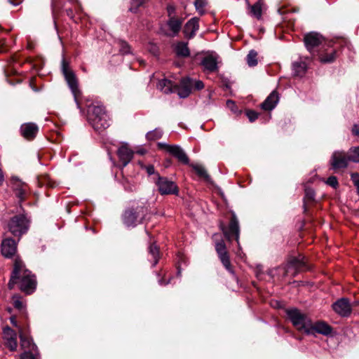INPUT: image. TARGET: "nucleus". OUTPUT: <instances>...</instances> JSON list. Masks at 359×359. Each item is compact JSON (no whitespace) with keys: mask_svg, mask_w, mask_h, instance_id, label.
<instances>
[{"mask_svg":"<svg viewBox=\"0 0 359 359\" xmlns=\"http://www.w3.org/2000/svg\"><path fill=\"white\" fill-rule=\"evenodd\" d=\"M125 189L128 191H133L136 189V187L135 185L133 186H127L126 184H124Z\"/></svg>","mask_w":359,"mask_h":359,"instance_id":"obj_53","label":"nucleus"},{"mask_svg":"<svg viewBox=\"0 0 359 359\" xmlns=\"http://www.w3.org/2000/svg\"><path fill=\"white\" fill-rule=\"evenodd\" d=\"M226 106L233 114L236 115L241 114V110L237 107L235 102L233 100H227Z\"/></svg>","mask_w":359,"mask_h":359,"instance_id":"obj_41","label":"nucleus"},{"mask_svg":"<svg viewBox=\"0 0 359 359\" xmlns=\"http://www.w3.org/2000/svg\"><path fill=\"white\" fill-rule=\"evenodd\" d=\"M29 226V220L24 215L13 217L8 223L9 231L15 236H21L25 233Z\"/></svg>","mask_w":359,"mask_h":359,"instance_id":"obj_5","label":"nucleus"},{"mask_svg":"<svg viewBox=\"0 0 359 359\" xmlns=\"http://www.w3.org/2000/svg\"><path fill=\"white\" fill-rule=\"evenodd\" d=\"M352 133L355 136H359V125L355 124L352 128Z\"/></svg>","mask_w":359,"mask_h":359,"instance_id":"obj_49","label":"nucleus"},{"mask_svg":"<svg viewBox=\"0 0 359 359\" xmlns=\"http://www.w3.org/2000/svg\"><path fill=\"white\" fill-rule=\"evenodd\" d=\"M22 1L23 0H8V1L14 6L20 5Z\"/></svg>","mask_w":359,"mask_h":359,"instance_id":"obj_52","label":"nucleus"},{"mask_svg":"<svg viewBox=\"0 0 359 359\" xmlns=\"http://www.w3.org/2000/svg\"><path fill=\"white\" fill-rule=\"evenodd\" d=\"M246 116L250 122L255 121L258 118V114L256 111L252 110L247 111Z\"/></svg>","mask_w":359,"mask_h":359,"instance_id":"obj_45","label":"nucleus"},{"mask_svg":"<svg viewBox=\"0 0 359 359\" xmlns=\"http://www.w3.org/2000/svg\"><path fill=\"white\" fill-rule=\"evenodd\" d=\"M17 283L19 284L20 289L27 294L32 293L36 289L35 276L25 269L24 263L18 257L15 259L13 270L8 284V288L13 289Z\"/></svg>","mask_w":359,"mask_h":359,"instance_id":"obj_1","label":"nucleus"},{"mask_svg":"<svg viewBox=\"0 0 359 359\" xmlns=\"http://www.w3.org/2000/svg\"><path fill=\"white\" fill-rule=\"evenodd\" d=\"M62 72L65 78V80L69 88L71 89L72 94L74 95L76 102L77 103V104H79L78 97L81 95V91L78 86V81L75 74L69 68V63L64 58L62 61Z\"/></svg>","mask_w":359,"mask_h":359,"instance_id":"obj_6","label":"nucleus"},{"mask_svg":"<svg viewBox=\"0 0 359 359\" xmlns=\"http://www.w3.org/2000/svg\"><path fill=\"white\" fill-rule=\"evenodd\" d=\"M169 154L175 157L180 162L183 164L188 165L189 159L184 151L177 145L169 147Z\"/></svg>","mask_w":359,"mask_h":359,"instance_id":"obj_22","label":"nucleus"},{"mask_svg":"<svg viewBox=\"0 0 359 359\" xmlns=\"http://www.w3.org/2000/svg\"><path fill=\"white\" fill-rule=\"evenodd\" d=\"M4 182V172L1 170V168H0V187L3 184Z\"/></svg>","mask_w":359,"mask_h":359,"instance_id":"obj_54","label":"nucleus"},{"mask_svg":"<svg viewBox=\"0 0 359 359\" xmlns=\"http://www.w3.org/2000/svg\"><path fill=\"white\" fill-rule=\"evenodd\" d=\"M199 18L194 17L191 18L184 25L183 33L187 39H192L195 36L199 29Z\"/></svg>","mask_w":359,"mask_h":359,"instance_id":"obj_18","label":"nucleus"},{"mask_svg":"<svg viewBox=\"0 0 359 359\" xmlns=\"http://www.w3.org/2000/svg\"><path fill=\"white\" fill-rule=\"evenodd\" d=\"M246 1L248 4V8L249 10V15L257 20H260L262 15V3L260 1H258L253 5H250L248 0H246Z\"/></svg>","mask_w":359,"mask_h":359,"instance_id":"obj_26","label":"nucleus"},{"mask_svg":"<svg viewBox=\"0 0 359 359\" xmlns=\"http://www.w3.org/2000/svg\"><path fill=\"white\" fill-rule=\"evenodd\" d=\"M287 316L292 325L300 331L307 334V330L311 328V320L309 317L302 313L297 309H290L286 311Z\"/></svg>","mask_w":359,"mask_h":359,"instance_id":"obj_4","label":"nucleus"},{"mask_svg":"<svg viewBox=\"0 0 359 359\" xmlns=\"http://www.w3.org/2000/svg\"><path fill=\"white\" fill-rule=\"evenodd\" d=\"M66 13L67 16H69L72 20H73L75 22H76V20L74 19V15L72 9L69 8L66 10Z\"/></svg>","mask_w":359,"mask_h":359,"instance_id":"obj_51","label":"nucleus"},{"mask_svg":"<svg viewBox=\"0 0 359 359\" xmlns=\"http://www.w3.org/2000/svg\"><path fill=\"white\" fill-rule=\"evenodd\" d=\"M175 51L177 56L187 57L190 55V50L188 48V43L180 41L175 46Z\"/></svg>","mask_w":359,"mask_h":359,"instance_id":"obj_27","label":"nucleus"},{"mask_svg":"<svg viewBox=\"0 0 359 359\" xmlns=\"http://www.w3.org/2000/svg\"><path fill=\"white\" fill-rule=\"evenodd\" d=\"M333 310L341 317H348L352 312V306L347 298H341L332 304Z\"/></svg>","mask_w":359,"mask_h":359,"instance_id":"obj_11","label":"nucleus"},{"mask_svg":"<svg viewBox=\"0 0 359 359\" xmlns=\"http://www.w3.org/2000/svg\"><path fill=\"white\" fill-rule=\"evenodd\" d=\"M145 3V0H132L131 6L129 8L132 13H137L138 8Z\"/></svg>","mask_w":359,"mask_h":359,"instance_id":"obj_38","label":"nucleus"},{"mask_svg":"<svg viewBox=\"0 0 359 359\" xmlns=\"http://www.w3.org/2000/svg\"><path fill=\"white\" fill-rule=\"evenodd\" d=\"M163 132L161 128H155L154 130L149 131L147 133L146 137L148 140L154 141L161 138Z\"/></svg>","mask_w":359,"mask_h":359,"instance_id":"obj_33","label":"nucleus"},{"mask_svg":"<svg viewBox=\"0 0 359 359\" xmlns=\"http://www.w3.org/2000/svg\"><path fill=\"white\" fill-rule=\"evenodd\" d=\"M348 160L354 163H359V146L351 147L348 151Z\"/></svg>","mask_w":359,"mask_h":359,"instance_id":"obj_35","label":"nucleus"},{"mask_svg":"<svg viewBox=\"0 0 359 359\" xmlns=\"http://www.w3.org/2000/svg\"><path fill=\"white\" fill-rule=\"evenodd\" d=\"M355 305H359V300H358V301H356V302H355Z\"/></svg>","mask_w":359,"mask_h":359,"instance_id":"obj_58","label":"nucleus"},{"mask_svg":"<svg viewBox=\"0 0 359 359\" xmlns=\"http://www.w3.org/2000/svg\"><path fill=\"white\" fill-rule=\"evenodd\" d=\"M158 146L161 149H164L169 153V147H173V145L167 144L165 143L159 142L158 143Z\"/></svg>","mask_w":359,"mask_h":359,"instance_id":"obj_48","label":"nucleus"},{"mask_svg":"<svg viewBox=\"0 0 359 359\" xmlns=\"http://www.w3.org/2000/svg\"><path fill=\"white\" fill-rule=\"evenodd\" d=\"M191 166L199 177H203L207 181L210 180L209 175L207 173L206 170L203 165L199 164H191Z\"/></svg>","mask_w":359,"mask_h":359,"instance_id":"obj_32","label":"nucleus"},{"mask_svg":"<svg viewBox=\"0 0 359 359\" xmlns=\"http://www.w3.org/2000/svg\"><path fill=\"white\" fill-rule=\"evenodd\" d=\"M156 184L161 195H177L179 193L177 184L174 182L169 180L167 177L158 176Z\"/></svg>","mask_w":359,"mask_h":359,"instance_id":"obj_9","label":"nucleus"},{"mask_svg":"<svg viewBox=\"0 0 359 359\" xmlns=\"http://www.w3.org/2000/svg\"><path fill=\"white\" fill-rule=\"evenodd\" d=\"M257 53L255 50H251L247 55L246 61L250 67H254L257 65Z\"/></svg>","mask_w":359,"mask_h":359,"instance_id":"obj_37","label":"nucleus"},{"mask_svg":"<svg viewBox=\"0 0 359 359\" xmlns=\"http://www.w3.org/2000/svg\"><path fill=\"white\" fill-rule=\"evenodd\" d=\"M146 170L149 175H151L155 172L154 167L151 165L146 167Z\"/></svg>","mask_w":359,"mask_h":359,"instance_id":"obj_50","label":"nucleus"},{"mask_svg":"<svg viewBox=\"0 0 359 359\" xmlns=\"http://www.w3.org/2000/svg\"><path fill=\"white\" fill-rule=\"evenodd\" d=\"M316 56L322 63H330L336 58V50L331 47L330 43H327V46L321 49Z\"/></svg>","mask_w":359,"mask_h":359,"instance_id":"obj_14","label":"nucleus"},{"mask_svg":"<svg viewBox=\"0 0 359 359\" xmlns=\"http://www.w3.org/2000/svg\"><path fill=\"white\" fill-rule=\"evenodd\" d=\"M13 306L18 310H21L24 307L23 303L20 298H15L13 299Z\"/></svg>","mask_w":359,"mask_h":359,"instance_id":"obj_46","label":"nucleus"},{"mask_svg":"<svg viewBox=\"0 0 359 359\" xmlns=\"http://www.w3.org/2000/svg\"><path fill=\"white\" fill-rule=\"evenodd\" d=\"M217 236H218V234H214L212 238L216 240Z\"/></svg>","mask_w":359,"mask_h":359,"instance_id":"obj_57","label":"nucleus"},{"mask_svg":"<svg viewBox=\"0 0 359 359\" xmlns=\"http://www.w3.org/2000/svg\"><path fill=\"white\" fill-rule=\"evenodd\" d=\"M192 90L191 79L189 77L182 79L177 89V94L180 97H187L191 93Z\"/></svg>","mask_w":359,"mask_h":359,"instance_id":"obj_21","label":"nucleus"},{"mask_svg":"<svg viewBox=\"0 0 359 359\" xmlns=\"http://www.w3.org/2000/svg\"><path fill=\"white\" fill-rule=\"evenodd\" d=\"M207 2L206 0H195L194 1V6L196 9V11L201 14L203 15L205 11L203 10L204 7L205 6Z\"/></svg>","mask_w":359,"mask_h":359,"instance_id":"obj_39","label":"nucleus"},{"mask_svg":"<svg viewBox=\"0 0 359 359\" xmlns=\"http://www.w3.org/2000/svg\"><path fill=\"white\" fill-rule=\"evenodd\" d=\"M158 283H159V284H160V285H167V284L169 283V281H168V282H166V283H164V281L163 280V279H160V280H158Z\"/></svg>","mask_w":359,"mask_h":359,"instance_id":"obj_56","label":"nucleus"},{"mask_svg":"<svg viewBox=\"0 0 359 359\" xmlns=\"http://www.w3.org/2000/svg\"><path fill=\"white\" fill-rule=\"evenodd\" d=\"M39 131V127L34 123H24L20 127L22 135L27 140L34 139Z\"/></svg>","mask_w":359,"mask_h":359,"instance_id":"obj_20","label":"nucleus"},{"mask_svg":"<svg viewBox=\"0 0 359 359\" xmlns=\"http://www.w3.org/2000/svg\"><path fill=\"white\" fill-rule=\"evenodd\" d=\"M157 88L164 93H170L172 91V83L170 80L164 79L158 81Z\"/></svg>","mask_w":359,"mask_h":359,"instance_id":"obj_31","label":"nucleus"},{"mask_svg":"<svg viewBox=\"0 0 359 359\" xmlns=\"http://www.w3.org/2000/svg\"><path fill=\"white\" fill-rule=\"evenodd\" d=\"M279 101L278 94L276 91H272L266 100L262 103L261 107L266 111L273 109Z\"/></svg>","mask_w":359,"mask_h":359,"instance_id":"obj_23","label":"nucleus"},{"mask_svg":"<svg viewBox=\"0 0 359 359\" xmlns=\"http://www.w3.org/2000/svg\"><path fill=\"white\" fill-rule=\"evenodd\" d=\"M348 155L347 156L344 151H334L330 159V165L333 170L345 168L348 165Z\"/></svg>","mask_w":359,"mask_h":359,"instance_id":"obj_12","label":"nucleus"},{"mask_svg":"<svg viewBox=\"0 0 359 359\" xmlns=\"http://www.w3.org/2000/svg\"><path fill=\"white\" fill-rule=\"evenodd\" d=\"M20 346L22 349L34 351L37 349L36 346L32 342V340L28 337H26L23 334L20 335Z\"/></svg>","mask_w":359,"mask_h":359,"instance_id":"obj_30","label":"nucleus"},{"mask_svg":"<svg viewBox=\"0 0 359 359\" xmlns=\"http://www.w3.org/2000/svg\"><path fill=\"white\" fill-rule=\"evenodd\" d=\"M191 86L193 90H200L204 88V83L201 80L191 79Z\"/></svg>","mask_w":359,"mask_h":359,"instance_id":"obj_42","label":"nucleus"},{"mask_svg":"<svg viewBox=\"0 0 359 359\" xmlns=\"http://www.w3.org/2000/svg\"><path fill=\"white\" fill-rule=\"evenodd\" d=\"M149 252L154 259L153 266H156L159 259V250L158 247L154 243L151 244L149 248Z\"/></svg>","mask_w":359,"mask_h":359,"instance_id":"obj_34","label":"nucleus"},{"mask_svg":"<svg viewBox=\"0 0 359 359\" xmlns=\"http://www.w3.org/2000/svg\"><path fill=\"white\" fill-rule=\"evenodd\" d=\"M215 250L218 257L225 269L233 273V271L231 266L229 253L226 250V245L223 240L216 241L215 243Z\"/></svg>","mask_w":359,"mask_h":359,"instance_id":"obj_10","label":"nucleus"},{"mask_svg":"<svg viewBox=\"0 0 359 359\" xmlns=\"http://www.w3.org/2000/svg\"><path fill=\"white\" fill-rule=\"evenodd\" d=\"M118 46L120 48V52L122 54H128L130 53V47L127 42L124 41H120L118 42Z\"/></svg>","mask_w":359,"mask_h":359,"instance_id":"obj_40","label":"nucleus"},{"mask_svg":"<svg viewBox=\"0 0 359 359\" xmlns=\"http://www.w3.org/2000/svg\"><path fill=\"white\" fill-rule=\"evenodd\" d=\"M305 194H306V196L310 199V200H313L314 199V191L313 189H305Z\"/></svg>","mask_w":359,"mask_h":359,"instance_id":"obj_47","label":"nucleus"},{"mask_svg":"<svg viewBox=\"0 0 359 359\" xmlns=\"http://www.w3.org/2000/svg\"><path fill=\"white\" fill-rule=\"evenodd\" d=\"M88 120L96 131H102L110 126V119L102 105H92L88 107Z\"/></svg>","mask_w":359,"mask_h":359,"instance_id":"obj_2","label":"nucleus"},{"mask_svg":"<svg viewBox=\"0 0 359 359\" xmlns=\"http://www.w3.org/2000/svg\"><path fill=\"white\" fill-rule=\"evenodd\" d=\"M304 41L306 49L313 56H316L327 44L325 38L318 32H310L305 34Z\"/></svg>","mask_w":359,"mask_h":359,"instance_id":"obj_3","label":"nucleus"},{"mask_svg":"<svg viewBox=\"0 0 359 359\" xmlns=\"http://www.w3.org/2000/svg\"><path fill=\"white\" fill-rule=\"evenodd\" d=\"M332 330V327L323 321H318L314 324L311 322V328L307 330V334H313L315 332H317L327 336L331 334Z\"/></svg>","mask_w":359,"mask_h":359,"instance_id":"obj_16","label":"nucleus"},{"mask_svg":"<svg viewBox=\"0 0 359 359\" xmlns=\"http://www.w3.org/2000/svg\"><path fill=\"white\" fill-rule=\"evenodd\" d=\"M201 65L205 72H215L218 70V56L212 54L208 55L201 60Z\"/></svg>","mask_w":359,"mask_h":359,"instance_id":"obj_13","label":"nucleus"},{"mask_svg":"<svg viewBox=\"0 0 359 359\" xmlns=\"http://www.w3.org/2000/svg\"><path fill=\"white\" fill-rule=\"evenodd\" d=\"M167 25L169 27V29L172 32V36H176L180 31L182 25V20H180L178 18H175L174 17L170 18L168 20Z\"/></svg>","mask_w":359,"mask_h":359,"instance_id":"obj_28","label":"nucleus"},{"mask_svg":"<svg viewBox=\"0 0 359 359\" xmlns=\"http://www.w3.org/2000/svg\"><path fill=\"white\" fill-rule=\"evenodd\" d=\"M326 184L334 189H336L339 185L337 178L335 176H330L328 177L326 180Z\"/></svg>","mask_w":359,"mask_h":359,"instance_id":"obj_43","label":"nucleus"},{"mask_svg":"<svg viewBox=\"0 0 359 359\" xmlns=\"http://www.w3.org/2000/svg\"><path fill=\"white\" fill-rule=\"evenodd\" d=\"M20 359H39L38 350H25L20 355Z\"/></svg>","mask_w":359,"mask_h":359,"instance_id":"obj_36","label":"nucleus"},{"mask_svg":"<svg viewBox=\"0 0 359 359\" xmlns=\"http://www.w3.org/2000/svg\"><path fill=\"white\" fill-rule=\"evenodd\" d=\"M4 338L6 340V346L12 351H15L18 346L16 333L9 327L3 330Z\"/></svg>","mask_w":359,"mask_h":359,"instance_id":"obj_17","label":"nucleus"},{"mask_svg":"<svg viewBox=\"0 0 359 359\" xmlns=\"http://www.w3.org/2000/svg\"><path fill=\"white\" fill-rule=\"evenodd\" d=\"M13 190L15 192L16 196L20 201H23L25 198V195L27 191V185L16 177L13 178Z\"/></svg>","mask_w":359,"mask_h":359,"instance_id":"obj_24","label":"nucleus"},{"mask_svg":"<svg viewBox=\"0 0 359 359\" xmlns=\"http://www.w3.org/2000/svg\"><path fill=\"white\" fill-rule=\"evenodd\" d=\"M219 228L229 241H231L232 238L234 236L238 245H239V224L238 219L234 214L232 215L228 228H226L223 223L220 224Z\"/></svg>","mask_w":359,"mask_h":359,"instance_id":"obj_8","label":"nucleus"},{"mask_svg":"<svg viewBox=\"0 0 359 359\" xmlns=\"http://www.w3.org/2000/svg\"><path fill=\"white\" fill-rule=\"evenodd\" d=\"M10 320L13 325L17 326V323H16L15 318L13 316L10 318Z\"/></svg>","mask_w":359,"mask_h":359,"instance_id":"obj_55","label":"nucleus"},{"mask_svg":"<svg viewBox=\"0 0 359 359\" xmlns=\"http://www.w3.org/2000/svg\"><path fill=\"white\" fill-rule=\"evenodd\" d=\"M292 67L293 75L299 77L304 76L306 74L308 68L306 62L301 60L294 62Z\"/></svg>","mask_w":359,"mask_h":359,"instance_id":"obj_25","label":"nucleus"},{"mask_svg":"<svg viewBox=\"0 0 359 359\" xmlns=\"http://www.w3.org/2000/svg\"><path fill=\"white\" fill-rule=\"evenodd\" d=\"M351 179L354 184V186L357 189V193L359 194V174L358 173H352L351 175Z\"/></svg>","mask_w":359,"mask_h":359,"instance_id":"obj_44","label":"nucleus"},{"mask_svg":"<svg viewBox=\"0 0 359 359\" xmlns=\"http://www.w3.org/2000/svg\"><path fill=\"white\" fill-rule=\"evenodd\" d=\"M117 154L120 161L122 163V168L126 167L133 157V151L127 144H123L118 148Z\"/></svg>","mask_w":359,"mask_h":359,"instance_id":"obj_19","label":"nucleus"},{"mask_svg":"<svg viewBox=\"0 0 359 359\" xmlns=\"http://www.w3.org/2000/svg\"><path fill=\"white\" fill-rule=\"evenodd\" d=\"M290 264L298 270L307 269L306 258L302 255L292 257L290 261Z\"/></svg>","mask_w":359,"mask_h":359,"instance_id":"obj_29","label":"nucleus"},{"mask_svg":"<svg viewBox=\"0 0 359 359\" xmlns=\"http://www.w3.org/2000/svg\"><path fill=\"white\" fill-rule=\"evenodd\" d=\"M17 251V243L12 238H6L1 242V254L6 258L13 257Z\"/></svg>","mask_w":359,"mask_h":359,"instance_id":"obj_15","label":"nucleus"},{"mask_svg":"<svg viewBox=\"0 0 359 359\" xmlns=\"http://www.w3.org/2000/svg\"><path fill=\"white\" fill-rule=\"evenodd\" d=\"M146 212L147 209L142 206L126 210L123 215V222L128 227H134L142 222Z\"/></svg>","mask_w":359,"mask_h":359,"instance_id":"obj_7","label":"nucleus"}]
</instances>
